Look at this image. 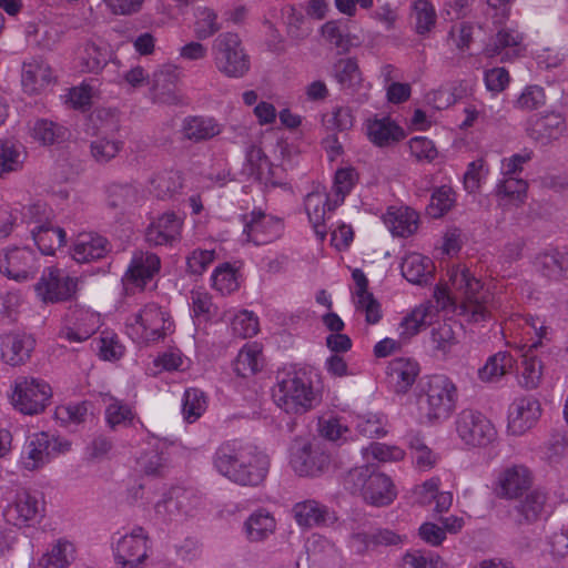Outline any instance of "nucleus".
I'll return each mask as SVG.
<instances>
[{
  "label": "nucleus",
  "mask_w": 568,
  "mask_h": 568,
  "mask_svg": "<svg viewBox=\"0 0 568 568\" xmlns=\"http://www.w3.org/2000/svg\"><path fill=\"white\" fill-rule=\"evenodd\" d=\"M336 81L344 89H352L362 81V74L357 62L354 59H341L333 67Z\"/></svg>",
  "instance_id": "47"
},
{
  "label": "nucleus",
  "mask_w": 568,
  "mask_h": 568,
  "mask_svg": "<svg viewBox=\"0 0 568 568\" xmlns=\"http://www.w3.org/2000/svg\"><path fill=\"white\" fill-rule=\"evenodd\" d=\"M531 484L530 471L527 467L515 465L505 469L498 478L497 495L506 498H517Z\"/></svg>",
  "instance_id": "25"
},
{
  "label": "nucleus",
  "mask_w": 568,
  "mask_h": 568,
  "mask_svg": "<svg viewBox=\"0 0 568 568\" xmlns=\"http://www.w3.org/2000/svg\"><path fill=\"white\" fill-rule=\"evenodd\" d=\"M160 257L151 252H135L125 273V281L143 288L160 271Z\"/></svg>",
  "instance_id": "24"
},
{
  "label": "nucleus",
  "mask_w": 568,
  "mask_h": 568,
  "mask_svg": "<svg viewBox=\"0 0 568 568\" xmlns=\"http://www.w3.org/2000/svg\"><path fill=\"white\" fill-rule=\"evenodd\" d=\"M37 296L44 303L67 301L71 293V276L68 270L49 266L34 284Z\"/></svg>",
  "instance_id": "14"
},
{
  "label": "nucleus",
  "mask_w": 568,
  "mask_h": 568,
  "mask_svg": "<svg viewBox=\"0 0 568 568\" xmlns=\"http://www.w3.org/2000/svg\"><path fill=\"white\" fill-rule=\"evenodd\" d=\"M232 331L234 335L242 338L253 337L258 332L257 317L254 316L253 313L247 311L240 312L233 318Z\"/></svg>",
  "instance_id": "60"
},
{
  "label": "nucleus",
  "mask_w": 568,
  "mask_h": 568,
  "mask_svg": "<svg viewBox=\"0 0 568 568\" xmlns=\"http://www.w3.org/2000/svg\"><path fill=\"white\" fill-rule=\"evenodd\" d=\"M69 449L67 442L50 436L48 433L40 432L31 435L22 450L21 463L28 470H37L47 465L60 453Z\"/></svg>",
  "instance_id": "10"
},
{
  "label": "nucleus",
  "mask_w": 568,
  "mask_h": 568,
  "mask_svg": "<svg viewBox=\"0 0 568 568\" xmlns=\"http://www.w3.org/2000/svg\"><path fill=\"white\" fill-rule=\"evenodd\" d=\"M106 253V241L101 235L84 232L73 239V262L90 263L102 258Z\"/></svg>",
  "instance_id": "26"
},
{
  "label": "nucleus",
  "mask_w": 568,
  "mask_h": 568,
  "mask_svg": "<svg viewBox=\"0 0 568 568\" xmlns=\"http://www.w3.org/2000/svg\"><path fill=\"white\" fill-rule=\"evenodd\" d=\"M448 295L463 302L464 311L473 322L485 321L490 315L489 294L484 291L481 282L464 266H454L448 271Z\"/></svg>",
  "instance_id": "2"
},
{
  "label": "nucleus",
  "mask_w": 568,
  "mask_h": 568,
  "mask_svg": "<svg viewBox=\"0 0 568 568\" xmlns=\"http://www.w3.org/2000/svg\"><path fill=\"white\" fill-rule=\"evenodd\" d=\"M458 438L469 447H487L497 438L494 424L479 410L465 408L455 419Z\"/></svg>",
  "instance_id": "8"
},
{
  "label": "nucleus",
  "mask_w": 568,
  "mask_h": 568,
  "mask_svg": "<svg viewBox=\"0 0 568 568\" xmlns=\"http://www.w3.org/2000/svg\"><path fill=\"white\" fill-rule=\"evenodd\" d=\"M542 364L536 356L526 354L523 361V371L519 383L526 389H535L541 382Z\"/></svg>",
  "instance_id": "55"
},
{
  "label": "nucleus",
  "mask_w": 568,
  "mask_h": 568,
  "mask_svg": "<svg viewBox=\"0 0 568 568\" xmlns=\"http://www.w3.org/2000/svg\"><path fill=\"white\" fill-rule=\"evenodd\" d=\"M412 8L416 32L420 36L428 33L435 27L437 20L434 6L428 0H416Z\"/></svg>",
  "instance_id": "49"
},
{
  "label": "nucleus",
  "mask_w": 568,
  "mask_h": 568,
  "mask_svg": "<svg viewBox=\"0 0 568 568\" xmlns=\"http://www.w3.org/2000/svg\"><path fill=\"white\" fill-rule=\"evenodd\" d=\"M276 520L266 509L260 508L253 511L244 521V531L248 541L261 542L275 532Z\"/></svg>",
  "instance_id": "32"
},
{
  "label": "nucleus",
  "mask_w": 568,
  "mask_h": 568,
  "mask_svg": "<svg viewBox=\"0 0 568 568\" xmlns=\"http://www.w3.org/2000/svg\"><path fill=\"white\" fill-rule=\"evenodd\" d=\"M32 237L40 252L44 255H53L67 241V233L60 226L42 224L31 231Z\"/></svg>",
  "instance_id": "37"
},
{
  "label": "nucleus",
  "mask_w": 568,
  "mask_h": 568,
  "mask_svg": "<svg viewBox=\"0 0 568 568\" xmlns=\"http://www.w3.org/2000/svg\"><path fill=\"white\" fill-rule=\"evenodd\" d=\"M541 416V406L532 396L515 398L507 410V432L514 436H521L535 427Z\"/></svg>",
  "instance_id": "13"
},
{
  "label": "nucleus",
  "mask_w": 568,
  "mask_h": 568,
  "mask_svg": "<svg viewBox=\"0 0 568 568\" xmlns=\"http://www.w3.org/2000/svg\"><path fill=\"white\" fill-rule=\"evenodd\" d=\"M514 358L507 352H498L490 356L486 364L478 369V377L481 382L493 383L506 375L514 366Z\"/></svg>",
  "instance_id": "43"
},
{
  "label": "nucleus",
  "mask_w": 568,
  "mask_h": 568,
  "mask_svg": "<svg viewBox=\"0 0 568 568\" xmlns=\"http://www.w3.org/2000/svg\"><path fill=\"white\" fill-rule=\"evenodd\" d=\"M403 561L409 568H449L439 556H426L420 551L406 554Z\"/></svg>",
  "instance_id": "64"
},
{
  "label": "nucleus",
  "mask_w": 568,
  "mask_h": 568,
  "mask_svg": "<svg viewBox=\"0 0 568 568\" xmlns=\"http://www.w3.org/2000/svg\"><path fill=\"white\" fill-rule=\"evenodd\" d=\"M361 496L368 504L382 507L389 505L395 499L396 491L390 478L379 473L373 476Z\"/></svg>",
  "instance_id": "36"
},
{
  "label": "nucleus",
  "mask_w": 568,
  "mask_h": 568,
  "mask_svg": "<svg viewBox=\"0 0 568 568\" xmlns=\"http://www.w3.org/2000/svg\"><path fill=\"white\" fill-rule=\"evenodd\" d=\"M276 404L288 414H302L314 406L317 395L305 375H288L278 383Z\"/></svg>",
  "instance_id": "6"
},
{
  "label": "nucleus",
  "mask_w": 568,
  "mask_h": 568,
  "mask_svg": "<svg viewBox=\"0 0 568 568\" xmlns=\"http://www.w3.org/2000/svg\"><path fill=\"white\" fill-rule=\"evenodd\" d=\"M42 505L38 496L27 490L18 491L4 509V518L14 526L30 525L40 518Z\"/></svg>",
  "instance_id": "19"
},
{
  "label": "nucleus",
  "mask_w": 568,
  "mask_h": 568,
  "mask_svg": "<svg viewBox=\"0 0 568 568\" xmlns=\"http://www.w3.org/2000/svg\"><path fill=\"white\" fill-rule=\"evenodd\" d=\"M363 455L367 462L371 459H376L378 462H392L403 459L404 450L395 446L372 443L368 447L363 449Z\"/></svg>",
  "instance_id": "59"
},
{
  "label": "nucleus",
  "mask_w": 568,
  "mask_h": 568,
  "mask_svg": "<svg viewBox=\"0 0 568 568\" xmlns=\"http://www.w3.org/2000/svg\"><path fill=\"white\" fill-rule=\"evenodd\" d=\"M21 77L23 90L37 94L51 82L52 71L43 61L33 60L23 64Z\"/></svg>",
  "instance_id": "35"
},
{
  "label": "nucleus",
  "mask_w": 568,
  "mask_h": 568,
  "mask_svg": "<svg viewBox=\"0 0 568 568\" xmlns=\"http://www.w3.org/2000/svg\"><path fill=\"white\" fill-rule=\"evenodd\" d=\"M377 474L378 473L374 471L369 465L355 467L351 469L345 476V488L353 494L362 495L373 476Z\"/></svg>",
  "instance_id": "57"
},
{
  "label": "nucleus",
  "mask_w": 568,
  "mask_h": 568,
  "mask_svg": "<svg viewBox=\"0 0 568 568\" xmlns=\"http://www.w3.org/2000/svg\"><path fill=\"white\" fill-rule=\"evenodd\" d=\"M196 501L192 491L174 488L155 504V515L165 523L179 520L194 509Z\"/></svg>",
  "instance_id": "18"
},
{
  "label": "nucleus",
  "mask_w": 568,
  "mask_h": 568,
  "mask_svg": "<svg viewBox=\"0 0 568 568\" xmlns=\"http://www.w3.org/2000/svg\"><path fill=\"white\" fill-rule=\"evenodd\" d=\"M89 121L93 123L92 134L97 135L90 145L91 155L98 163H108L118 155L123 145L122 141L111 136L119 130L118 121L105 110L91 114Z\"/></svg>",
  "instance_id": "7"
},
{
  "label": "nucleus",
  "mask_w": 568,
  "mask_h": 568,
  "mask_svg": "<svg viewBox=\"0 0 568 568\" xmlns=\"http://www.w3.org/2000/svg\"><path fill=\"white\" fill-rule=\"evenodd\" d=\"M36 339L23 332H10L1 336L0 352L2 361L11 366L26 364L33 352Z\"/></svg>",
  "instance_id": "20"
},
{
  "label": "nucleus",
  "mask_w": 568,
  "mask_h": 568,
  "mask_svg": "<svg viewBox=\"0 0 568 568\" xmlns=\"http://www.w3.org/2000/svg\"><path fill=\"white\" fill-rule=\"evenodd\" d=\"M356 429L368 438L381 437L386 434L383 417L373 413L358 415L356 417Z\"/></svg>",
  "instance_id": "58"
},
{
  "label": "nucleus",
  "mask_w": 568,
  "mask_h": 568,
  "mask_svg": "<svg viewBox=\"0 0 568 568\" xmlns=\"http://www.w3.org/2000/svg\"><path fill=\"white\" fill-rule=\"evenodd\" d=\"M290 464L298 476L316 477L329 467L331 457L318 442L295 440Z\"/></svg>",
  "instance_id": "9"
},
{
  "label": "nucleus",
  "mask_w": 568,
  "mask_h": 568,
  "mask_svg": "<svg viewBox=\"0 0 568 568\" xmlns=\"http://www.w3.org/2000/svg\"><path fill=\"white\" fill-rule=\"evenodd\" d=\"M114 557L122 568H136L148 558V538L142 527L120 537L114 546Z\"/></svg>",
  "instance_id": "15"
},
{
  "label": "nucleus",
  "mask_w": 568,
  "mask_h": 568,
  "mask_svg": "<svg viewBox=\"0 0 568 568\" xmlns=\"http://www.w3.org/2000/svg\"><path fill=\"white\" fill-rule=\"evenodd\" d=\"M403 276L414 284H426L433 277L434 265L428 257L413 253L400 265Z\"/></svg>",
  "instance_id": "40"
},
{
  "label": "nucleus",
  "mask_w": 568,
  "mask_h": 568,
  "mask_svg": "<svg viewBox=\"0 0 568 568\" xmlns=\"http://www.w3.org/2000/svg\"><path fill=\"white\" fill-rule=\"evenodd\" d=\"M68 545L67 540H59L50 551L41 557L39 566L42 568H68Z\"/></svg>",
  "instance_id": "61"
},
{
  "label": "nucleus",
  "mask_w": 568,
  "mask_h": 568,
  "mask_svg": "<svg viewBox=\"0 0 568 568\" xmlns=\"http://www.w3.org/2000/svg\"><path fill=\"white\" fill-rule=\"evenodd\" d=\"M29 132L42 145H52L65 140L68 129L47 119H37L29 122Z\"/></svg>",
  "instance_id": "41"
},
{
  "label": "nucleus",
  "mask_w": 568,
  "mask_h": 568,
  "mask_svg": "<svg viewBox=\"0 0 568 568\" xmlns=\"http://www.w3.org/2000/svg\"><path fill=\"white\" fill-rule=\"evenodd\" d=\"M546 103V94L541 87L529 85L525 88L516 101L518 109L524 111L536 110Z\"/></svg>",
  "instance_id": "63"
},
{
  "label": "nucleus",
  "mask_w": 568,
  "mask_h": 568,
  "mask_svg": "<svg viewBox=\"0 0 568 568\" xmlns=\"http://www.w3.org/2000/svg\"><path fill=\"white\" fill-rule=\"evenodd\" d=\"M247 162L250 165V174L253 175L255 180L264 184L272 182V165L262 149L251 146L247 151Z\"/></svg>",
  "instance_id": "51"
},
{
  "label": "nucleus",
  "mask_w": 568,
  "mask_h": 568,
  "mask_svg": "<svg viewBox=\"0 0 568 568\" xmlns=\"http://www.w3.org/2000/svg\"><path fill=\"white\" fill-rule=\"evenodd\" d=\"M206 402L203 392L197 388L185 390L182 413L187 423H194L205 410Z\"/></svg>",
  "instance_id": "56"
},
{
  "label": "nucleus",
  "mask_w": 568,
  "mask_h": 568,
  "mask_svg": "<svg viewBox=\"0 0 568 568\" xmlns=\"http://www.w3.org/2000/svg\"><path fill=\"white\" fill-rule=\"evenodd\" d=\"M456 402L455 384L444 375H435L428 382L425 398L419 400L422 418L428 423L445 420L454 412Z\"/></svg>",
  "instance_id": "5"
},
{
  "label": "nucleus",
  "mask_w": 568,
  "mask_h": 568,
  "mask_svg": "<svg viewBox=\"0 0 568 568\" xmlns=\"http://www.w3.org/2000/svg\"><path fill=\"white\" fill-rule=\"evenodd\" d=\"M353 542L358 551L367 550L371 546H392L402 541L399 535L388 529H379L373 534L357 532L352 535Z\"/></svg>",
  "instance_id": "45"
},
{
  "label": "nucleus",
  "mask_w": 568,
  "mask_h": 568,
  "mask_svg": "<svg viewBox=\"0 0 568 568\" xmlns=\"http://www.w3.org/2000/svg\"><path fill=\"white\" fill-rule=\"evenodd\" d=\"M23 146L9 139H0V178L10 172L18 171L23 163Z\"/></svg>",
  "instance_id": "44"
},
{
  "label": "nucleus",
  "mask_w": 568,
  "mask_h": 568,
  "mask_svg": "<svg viewBox=\"0 0 568 568\" xmlns=\"http://www.w3.org/2000/svg\"><path fill=\"white\" fill-rule=\"evenodd\" d=\"M457 323H440L433 327L430 339L437 351L447 353L457 343V332L460 329Z\"/></svg>",
  "instance_id": "52"
},
{
  "label": "nucleus",
  "mask_w": 568,
  "mask_h": 568,
  "mask_svg": "<svg viewBox=\"0 0 568 568\" xmlns=\"http://www.w3.org/2000/svg\"><path fill=\"white\" fill-rule=\"evenodd\" d=\"M131 325L141 328V337L146 342H155L163 338L172 322L165 312L156 304H148L129 318Z\"/></svg>",
  "instance_id": "16"
},
{
  "label": "nucleus",
  "mask_w": 568,
  "mask_h": 568,
  "mask_svg": "<svg viewBox=\"0 0 568 568\" xmlns=\"http://www.w3.org/2000/svg\"><path fill=\"white\" fill-rule=\"evenodd\" d=\"M546 495L540 490L529 491L518 505V511L527 523L536 521L544 513Z\"/></svg>",
  "instance_id": "53"
},
{
  "label": "nucleus",
  "mask_w": 568,
  "mask_h": 568,
  "mask_svg": "<svg viewBox=\"0 0 568 568\" xmlns=\"http://www.w3.org/2000/svg\"><path fill=\"white\" fill-rule=\"evenodd\" d=\"M306 554L313 566L329 568L336 566L339 559L335 545L322 535H312L305 545Z\"/></svg>",
  "instance_id": "30"
},
{
  "label": "nucleus",
  "mask_w": 568,
  "mask_h": 568,
  "mask_svg": "<svg viewBox=\"0 0 568 568\" xmlns=\"http://www.w3.org/2000/svg\"><path fill=\"white\" fill-rule=\"evenodd\" d=\"M179 72L175 67L166 65L155 71L152 77V98L155 102L175 105L181 102L176 92Z\"/></svg>",
  "instance_id": "23"
},
{
  "label": "nucleus",
  "mask_w": 568,
  "mask_h": 568,
  "mask_svg": "<svg viewBox=\"0 0 568 568\" xmlns=\"http://www.w3.org/2000/svg\"><path fill=\"white\" fill-rule=\"evenodd\" d=\"M181 189L182 176L173 170L158 172L149 181L150 193L162 200L173 196Z\"/></svg>",
  "instance_id": "42"
},
{
  "label": "nucleus",
  "mask_w": 568,
  "mask_h": 568,
  "mask_svg": "<svg viewBox=\"0 0 568 568\" xmlns=\"http://www.w3.org/2000/svg\"><path fill=\"white\" fill-rule=\"evenodd\" d=\"M261 349L257 345H248L240 351L234 361V372L241 377L254 375L260 369Z\"/></svg>",
  "instance_id": "48"
},
{
  "label": "nucleus",
  "mask_w": 568,
  "mask_h": 568,
  "mask_svg": "<svg viewBox=\"0 0 568 568\" xmlns=\"http://www.w3.org/2000/svg\"><path fill=\"white\" fill-rule=\"evenodd\" d=\"M181 132L184 139L199 143L219 135L222 124L210 116H187L182 122Z\"/></svg>",
  "instance_id": "29"
},
{
  "label": "nucleus",
  "mask_w": 568,
  "mask_h": 568,
  "mask_svg": "<svg viewBox=\"0 0 568 568\" xmlns=\"http://www.w3.org/2000/svg\"><path fill=\"white\" fill-rule=\"evenodd\" d=\"M138 201V191L130 184L113 183L108 187V204L112 209H124Z\"/></svg>",
  "instance_id": "54"
},
{
  "label": "nucleus",
  "mask_w": 568,
  "mask_h": 568,
  "mask_svg": "<svg viewBox=\"0 0 568 568\" xmlns=\"http://www.w3.org/2000/svg\"><path fill=\"white\" fill-rule=\"evenodd\" d=\"M535 265L544 276L550 280H568V247L549 250L538 254Z\"/></svg>",
  "instance_id": "28"
},
{
  "label": "nucleus",
  "mask_w": 568,
  "mask_h": 568,
  "mask_svg": "<svg viewBox=\"0 0 568 568\" xmlns=\"http://www.w3.org/2000/svg\"><path fill=\"white\" fill-rule=\"evenodd\" d=\"M418 364L408 358H394L387 366L388 382L397 394H405L415 383Z\"/></svg>",
  "instance_id": "27"
},
{
  "label": "nucleus",
  "mask_w": 568,
  "mask_h": 568,
  "mask_svg": "<svg viewBox=\"0 0 568 568\" xmlns=\"http://www.w3.org/2000/svg\"><path fill=\"white\" fill-rule=\"evenodd\" d=\"M36 253L28 247H10L0 253V273L16 282H28L40 270Z\"/></svg>",
  "instance_id": "11"
},
{
  "label": "nucleus",
  "mask_w": 568,
  "mask_h": 568,
  "mask_svg": "<svg viewBox=\"0 0 568 568\" xmlns=\"http://www.w3.org/2000/svg\"><path fill=\"white\" fill-rule=\"evenodd\" d=\"M528 184L523 179L506 176L497 185V195L501 201L511 202L516 205L524 203L527 195Z\"/></svg>",
  "instance_id": "46"
},
{
  "label": "nucleus",
  "mask_w": 568,
  "mask_h": 568,
  "mask_svg": "<svg viewBox=\"0 0 568 568\" xmlns=\"http://www.w3.org/2000/svg\"><path fill=\"white\" fill-rule=\"evenodd\" d=\"M305 210L316 235L321 240H324L326 236V213L327 211L333 210V207L329 204L328 197L318 192L307 194L305 199Z\"/></svg>",
  "instance_id": "39"
},
{
  "label": "nucleus",
  "mask_w": 568,
  "mask_h": 568,
  "mask_svg": "<svg viewBox=\"0 0 568 568\" xmlns=\"http://www.w3.org/2000/svg\"><path fill=\"white\" fill-rule=\"evenodd\" d=\"M293 514L296 523L301 527L307 528L325 525L327 521L335 519L326 506L312 499L295 504Z\"/></svg>",
  "instance_id": "34"
},
{
  "label": "nucleus",
  "mask_w": 568,
  "mask_h": 568,
  "mask_svg": "<svg viewBox=\"0 0 568 568\" xmlns=\"http://www.w3.org/2000/svg\"><path fill=\"white\" fill-rule=\"evenodd\" d=\"M79 67L82 72L99 73L108 63L109 50L97 39H87L78 49Z\"/></svg>",
  "instance_id": "31"
},
{
  "label": "nucleus",
  "mask_w": 568,
  "mask_h": 568,
  "mask_svg": "<svg viewBox=\"0 0 568 568\" xmlns=\"http://www.w3.org/2000/svg\"><path fill=\"white\" fill-rule=\"evenodd\" d=\"M384 222L393 235L407 237L418 227V215L409 207H389Z\"/></svg>",
  "instance_id": "33"
},
{
  "label": "nucleus",
  "mask_w": 568,
  "mask_h": 568,
  "mask_svg": "<svg viewBox=\"0 0 568 568\" xmlns=\"http://www.w3.org/2000/svg\"><path fill=\"white\" fill-rule=\"evenodd\" d=\"M510 1L511 0H507L496 7L488 3V6L494 10L491 19L497 32L484 49L487 57L501 55L503 60L509 59L511 53L517 52V47L521 42V37L516 30L503 26L505 19L508 17L506 4Z\"/></svg>",
  "instance_id": "12"
},
{
  "label": "nucleus",
  "mask_w": 568,
  "mask_h": 568,
  "mask_svg": "<svg viewBox=\"0 0 568 568\" xmlns=\"http://www.w3.org/2000/svg\"><path fill=\"white\" fill-rule=\"evenodd\" d=\"M567 131L561 113L550 112L537 118L528 129V135L541 145L558 141Z\"/></svg>",
  "instance_id": "21"
},
{
  "label": "nucleus",
  "mask_w": 568,
  "mask_h": 568,
  "mask_svg": "<svg viewBox=\"0 0 568 568\" xmlns=\"http://www.w3.org/2000/svg\"><path fill=\"white\" fill-rule=\"evenodd\" d=\"M367 135L378 146H387L404 138V131L389 118L368 121Z\"/></svg>",
  "instance_id": "38"
},
{
  "label": "nucleus",
  "mask_w": 568,
  "mask_h": 568,
  "mask_svg": "<svg viewBox=\"0 0 568 568\" xmlns=\"http://www.w3.org/2000/svg\"><path fill=\"white\" fill-rule=\"evenodd\" d=\"M108 398L110 403L105 408V419L110 428L115 429L119 426H130L134 419V413L131 407L113 396L108 395Z\"/></svg>",
  "instance_id": "50"
},
{
  "label": "nucleus",
  "mask_w": 568,
  "mask_h": 568,
  "mask_svg": "<svg viewBox=\"0 0 568 568\" xmlns=\"http://www.w3.org/2000/svg\"><path fill=\"white\" fill-rule=\"evenodd\" d=\"M220 29L221 26L217 23V16L213 10L203 8L199 11L195 22V34L199 39H207Z\"/></svg>",
  "instance_id": "62"
},
{
  "label": "nucleus",
  "mask_w": 568,
  "mask_h": 568,
  "mask_svg": "<svg viewBox=\"0 0 568 568\" xmlns=\"http://www.w3.org/2000/svg\"><path fill=\"white\" fill-rule=\"evenodd\" d=\"M216 470L241 486L261 485L270 470V457L256 445L240 439L222 443L213 457Z\"/></svg>",
  "instance_id": "1"
},
{
  "label": "nucleus",
  "mask_w": 568,
  "mask_h": 568,
  "mask_svg": "<svg viewBox=\"0 0 568 568\" xmlns=\"http://www.w3.org/2000/svg\"><path fill=\"white\" fill-rule=\"evenodd\" d=\"M245 241L256 245L272 242L281 235L283 224L280 219L266 216L261 211H253L248 215H244Z\"/></svg>",
  "instance_id": "17"
},
{
  "label": "nucleus",
  "mask_w": 568,
  "mask_h": 568,
  "mask_svg": "<svg viewBox=\"0 0 568 568\" xmlns=\"http://www.w3.org/2000/svg\"><path fill=\"white\" fill-rule=\"evenodd\" d=\"M182 220L174 213H164L153 221L145 231V241L151 246L172 245L179 240Z\"/></svg>",
  "instance_id": "22"
},
{
  "label": "nucleus",
  "mask_w": 568,
  "mask_h": 568,
  "mask_svg": "<svg viewBox=\"0 0 568 568\" xmlns=\"http://www.w3.org/2000/svg\"><path fill=\"white\" fill-rule=\"evenodd\" d=\"M212 57L216 70L226 78H243L250 70V55L237 33L219 34L212 44Z\"/></svg>",
  "instance_id": "4"
},
{
  "label": "nucleus",
  "mask_w": 568,
  "mask_h": 568,
  "mask_svg": "<svg viewBox=\"0 0 568 568\" xmlns=\"http://www.w3.org/2000/svg\"><path fill=\"white\" fill-rule=\"evenodd\" d=\"M9 402L14 410L26 416L42 414L51 403L52 388L41 378L18 376L10 386Z\"/></svg>",
  "instance_id": "3"
}]
</instances>
